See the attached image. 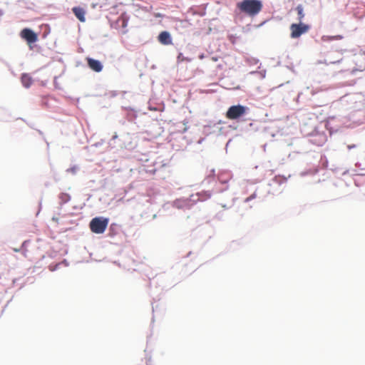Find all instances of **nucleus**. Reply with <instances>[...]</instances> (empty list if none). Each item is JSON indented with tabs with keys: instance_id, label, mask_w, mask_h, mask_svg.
Instances as JSON below:
<instances>
[{
	"instance_id": "nucleus-1",
	"label": "nucleus",
	"mask_w": 365,
	"mask_h": 365,
	"mask_svg": "<svg viewBox=\"0 0 365 365\" xmlns=\"http://www.w3.org/2000/svg\"><path fill=\"white\" fill-rule=\"evenodd\" d=\"M263 8L261 0H242L237 3V9L240 13L254 17L259 14Z\"/></svg>"
},
{
	"instance_id": "nucleus-2",
	"label": "nucleus",
	"mask_w": 365,
	"mask_h": 365,
	"mask_svg": "<svg viewBox=\"0 0 365 365\" xmlns=\"http://www.w3.org/2000/svg\"><path fill=\"white\" fill-rule=\"evenodd\" d=\"M109 220L103 217H96L91 220L89 224L92 232L96 234H103L108 225Z\"/></svg>"
},
{
	"instance_id": "nucleus-3",
	"label": "nucleus",
	"mask_w": 365,
	"mask_h": 365,
	"mask_svg": "<svg viewBox=\"0 0 365 365\" xmlns=\"http://www.w3.org/2000/svg\"><path fill=\"white\" fill-rule=\"evenodd\" d=\"M247 108L242 105L232 106L230 107L226 113V118L230 120H235L244 115Z\"/></svg>"
},
{
	"instance_id": "nucleus-4",
	"label": "nucleus",
	"mask_w": 365,
	"mask_h": 365,
	"mask_svg": "<svg viewBox=\"0 0 365 365\" xmlns=\"http://www.w3.org/2000/svg\"><path fill=\"white\" fill-rule=\"evenodd\" d=\"M309 29L310 26L308 24H305L302 22H299V24H292L290 26V36L292 38H297L302 34L307 33Z\"/></svg>"
},
{
	"instance_id": "nucleus-5",
	"label": "nucleus",
	"mask_w": 365,
	"mask_h": 365,
	"mask_svg": "<svg viewBox=\"0 0 365 365\" xmlns=\"http://www.w3.org/2000/svg\"><path fill=\"white\" fill-rule=\"evenodd\" d=\"M20 36L24 39L30 46L32 43L38 41V35L34 31L28 28L21 30Z\"/></svg>"
},
{
	"instance_id": "nucleus-6",
	"label": "nucleus",
	"mask_w": 365,
	"mask_h": 365,
	"mask_svg": "<svg viewBox=\"0 0 365 365\" xmlns=\"http://www.w3.org/2000/svg\"><path fill=\"white\" fill-rule=\"evenodd\" d=\"M88 67L95 72H101L103 70V65L101 61L91 58H86Z\"/></svg>"
},
{
	"instance_id": "nucleus-7",
	"label": "nucleus",
	"mask_w": 365,
	"mask_h": 365,
	"mask_svg": "<svg viewBox=\"0 0 365 365\" xmlns=\"http://www.w3.org/2000/svg\"><path fill=\"white\" fill-rule=\"evenodd\" d=\"M159 42L163 45H170L172 44V38L170 34L168 31H162L158 37Z\"/></svg>"
},
{
	"instance_id": "nucleus-8",
	"label": "nucleus",
	"mask_w": 365,
	"mask_h": 365,
	"mask_svg": "<svg viewBox=\"0 0 365 365\" xmlns=\"http://www.w3.org/2000/svg\"><path fill=\"white\" fill-rule=\"evenodd\" d=\"M72 11L75 16L82 23L86 21V11L80 6H75L72 9Z\"/></svg>"
},
{
	"instance_id": "nucleus-9",
	"label": "nucleus",
	"mask_w": 365,
	"mask_h": 365,
	"mask_svg": "<svg viewBox=\"0 0 365 365\" xmlns=\"http://www.w3.org/2000/svg\"><path fill=\"white\" fill-rule=\"evenodd\" d=\"M21 83L25 88H29L33 83V79L29 74L24 73L21 78Z\"/></svg>"
},
{
	"instance_id": "nucleus-10",
	"label": "nucleus",
	"mask_w": 365,
	"mask_h": 365,
	"mask_svg": "<svg viewBox=\"0 0 365 365\" xmlns=\"http://www.w3.org/2000/svg\"><path fill=\"white\" fill-rule=\"evenodd\" d=\"M295 10L298 15L297 19H298L299 22H302V21L303 20V19L304 18V16H305V14L304 13L303 6L301 4L298 5L296 7Z\"/></svg>"
},
{
	"instance_id": "nucleus-11",
	"label": "nucleus",
	"mask_w": 365,
	"mask_h": 365,
	"mask_svg": "<svg viewBox=\"0 0 365 365\" xmlns=\"http://www.w3.org/2000/svg\"><path fill=\"white\" fill-rule=\"evenodd\" d=\"M76 169H77L76 167H72V168H68L67 170V172H70V173H71L73 174H75L76 172Z\"/></svg>"
},
{
	"instance_id": "nucleus-12",
	"label": "nucleus",
	"mask_w": 365,
	"mask_h": 365,
	"mask_svg": "<svg viewBox=\"0 0 365 365\" xmlns=\"http://www.w3.org/2000/svg\"><path fill=\"white\" fill-rule=\"evenodd\" d=\"M255 197V194L252 195L249 197L246 198L245 202H248L252 199H254Z\"/></svg>"
},
{
	"instance_id": "nucleus-13",
	"label": "nucleus",
	"mask_w": 365,
	"mask_h": 365,
	"mask_svg": "<svg viewBox=\"0 0 365 365\" xmlns=\"http://www.w3.org/2000/svg\"><path fill=\"white\" fill-rule=\"evenodd\" d=\"M212 60L213 61H217L218 60V58H217V57H212Z\"/></svg>"
},
{
	"instance_id": "nucleus-14",
	"label": "nucleus",
	"mask_w": 365,
	"mask_h": 365,
	"mask_svg": "<svg viewBox=\"0 0 365 365\" xmlns=\"http://www.w3.org/2000/svg\"><path fill=\"white\" fill-rule=\"evenodd\" d=\"M203 58H204V55H203V54H202V55H200V59H202Z\"/></svg>"
},
{
	"instance_id": "nucleus-15",
	"label": "nucleus",
	"mask_w": 365,
	"mask_h": 365,
	"mask_svg": "<svg viewBox=\"0 0 365 365\" xmlns=\"http://www.w3.org/2000/svg\"><path fill=\"white\" fill-rule=\"evenodd\" d=\"M354 147H355V145H349V148H354Z\"/></svg>"
},
{
	"instance_id": "nucleus-16",
	"label": "nucleus",
	"mask_w": 365,
	"mask_h": 365,
	"mask_svg": "<svg viewBox=\"0 0 365 365\" xmlns=\"http://www.w3.org/2000/svg\"><path fill=\"white\" fill-rule=\"evenodd\" d=\"M123 26H125V20H123Z\"/></svg>"
}]
</instances>
